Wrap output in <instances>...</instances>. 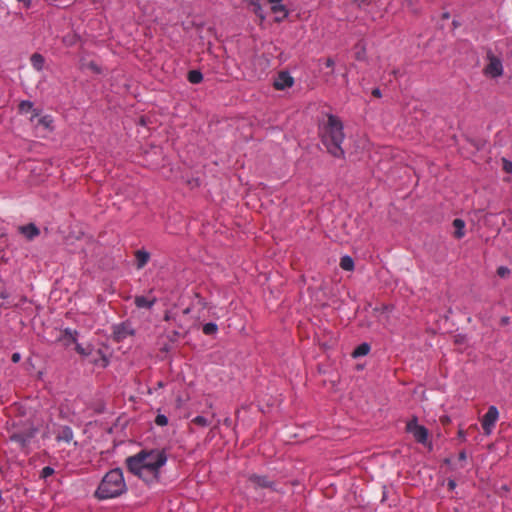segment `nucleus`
Masks as SVG:
<instances>
[{
    "mask_svg": "<svg viewBox=\"0 0 512 512\" xmlns=\"http://www.w3.org/2000/svg\"><path fill=\"white\" fill-rule=\"evenodd\" d=\"M344 138L342 122L338 117L329 115L321 131V140L332 156L337 158L344 156V150L342 148Z\"/></svg>",
    "mask_w": 512,
    "mask_h": 512,
    "instance_id": "2",
    "label": "nucleus"
},
{
    "mask_svg": "<svg viewBox=\"0 0 512 512\" xmlns=\"http://www.w3.org/2000/svg\"><path fill=\"white\" fill-rule=\"evenodd\" d=\"M156 297L135 296L134 303L137 308L151 309L156 303Z\"/></svg>",
    "mask_w": 512,
    "mask_h": 512,
    "instance_id": "13",
    "label": "nucleus"
},
{
    "mask_svg": "<svg viewBox=\"0 0 512 512\" xmlns=\"http://www.w3.org/2000/svg\"><path fill=\"white\" fill-rule=\"evenodd\" d=\"M440 421H441L442 424L446 425V424H448L450 422V419L447 416H443V417L440 418Z\"/></svg>",
    "mask_w": 512,
    "mask_h": 512,
    "instance_id": "38",
    "label": "nucleus"
},
{
    "mask_svg": "<svg viewBox=\"0 0 512 512\" xmlns=\"http://www.w3.org/2000/svg\"><path fill=\"white\" fill-rule=\"evenodd\" d=\"M340 267L345 271H352L354 269V261L350 256H343L340 259Z\"/></svg>",
    "mask_w": 512,
    "mask_h": 512,
    "instance_id": "20",
    "label": "nucleus"
},
{
    "mask_svg": "<svg viewBox=\"0 0 512 512\" xmlns=\"http://www.w3.org/2000/svg\"><path fill=\"white\" fill-rule=\"evenodd\" d=\"M370 346L367 343L360 344L354 351L353 356L354 357H360L365 356L369 353Z\"/></svg>",
    "mask_w": 512,
    "mask_h": 512,
    "instance_id": "23",
    "label": "nucleus"
},
{
    "mask_svg": "<svg viewBox=\"0 0 512 512\" xmlns=\"http://www.w3.org/2000/svg\"><path fill=\"white\" fill-rule=\"evenodd\" d=\"M488 64L484 68V74L491 78H497L502 76L503 74V65L500 58L493 55L492 53H488L487 55Z\"/></svg>",
    "mask_w": 512,
    "mask_h": 512,
    "instance_id": "7",
    "label": "nucleus"
},
{
    "mask_svg": "<svg viewBox=\"0 0 512 512\" xmlns=\"http://www.w3.org/2000/svg\"><path fill=\"white\" fill-rule=\"evenodd\" d=\"M459 459L460 460H465L466 459V453L464 451L459 453Z\"/></svg>",
    "mask_w": 512,
    "mask_h": 512,
    "instance_id": "39",
    "label": "nucleus"
},
{
    "mask_svg": "<svg viewBox=\"0 0 512 512\" xmlns=\"http://www.w3.org/2000/svg\"><path fill=\"white\" fill-rule=\"evenodd\" d=\"M190 312V308H186L183 310V315H187Z\"/></svg>",
    "mask_w": 512,
    "mask_h": 512,
    "instance_id": "42",
    "label": "nucleus"
},
{
    "mask_svg": "<svg viewBox=\"0 0 512 512\" xmlns=\"http://www.w3.org/2000/svg\"><path fill=\"white\" fill-rule=\"evenodd\" d=\"M164 320L165 321H174L175 323H178V320L176 318V314L171 312V311H167L164 315Z\"/></svg>",
    "mask_w": 512,
    "mask_h": 512,
    "instance_id": "31",
    "label": "nucleus"
},
{
    "mask_svg": "<svg viewBox=\"0 0 512 512\" xmlns=\"http://www.w3.org/2000/svg\"><path fill=\"white\" fill-rule=\"evenodd\" d=\"M334 60L332 58H327L326 61H325V66L327 68H333L334 67Z\"/></svg>",
    "mask_w": 512,
    "mask_h": 512,
    "instance_id": "33",
    "label": "nucleus"
},
{
    "mask_svg": "<svg viewBox=\"0 0 512 512\" xmlns=\"http://www.w3.org/2000/svg\"><path fill=\"white\" fill-rule=\"evenodd\" d=\"M166 462L167 455L161 449H144L126 459L128 470L147 484L158 482L160 469Z\"/></svg>",
    "mask_w": 512,
    "mask_h": 512,
    "instance_id": "1",
    "label": "nucleus"
},
{
    "mask_svg": "<svg viewBox=\"0 0 512 512\" xmlns=\"http://www.w3.org/2000/svg\"><path fill=\"white\" fill-rule=\"evenodd\" d=\"M406 431L413 435L416 442L427 445L429 432L427 428L418 424L417 417H413L406 424Z\"/></svg>",
    "mask_w": 512,
    "mask_h": 512,
    "instance_id": "6",
    "label": "nucleus"
},
{
    "mask_svg": "<svg viewBox=\"0 0 512 512\" xmlns=\"http://www.w3.org/2000/svg\"><path fill=\"white\" fill-rule=\"evenodd\" d=\"M248 482L255 490L268 489L272 492L284 493V491L278 487V483L266 475L250 474L248 476Z\"/></svg>",
    "mask_w": 512,
    "mask_h": 512,
    "instance_id": "5",
    "label": "nucleus"
},
{
    "mask_svg": "<svg viewBox=\"0 0 512 512\" xmlns=\"http://www.w3.org/2000/svg\"><path fill=\"white\" fill-rule=\"evenodd\" d=\"M271 10L275 14H281L280 17H276V21H281L288 15L287 9L285 8L284 5L281 4V2L277 4H272Z\"/></svg>",
    "mask_w": 512,
    "mask_h": 512,
    "instance_id": "18",
    "label": "nucleus"
},
{
    "mask_svg": "<svg viewBox=\"0 0 512 512\" xmlns=\"http://www.w3.org/2000/svg\"><path fill=\"white\" fill-rule=\"evenodd\" d=\"M20 359H21V355L19 353H13L12 354L11 360H12L13 363L19 362Z\"/></svg>",
    "mask_w": 512,
    "mask_h": 512,
    "instance_id": "34",
    "label": "nucleus"
},
{
    "mask_svg": "<svg viewBox=\"0 0 512 512\" xmlns=\"http://www.w3.org/2000/svg\"><path fill=\"white\" fill-rule=\"evenodd\" d=\"M497 274L501 278H504V277H506V276H508L510 274V270L507 267H505V266H500L497 269Z\"/></svg>",
    "mask_w": 512,
    "mask_h": 512,
    "instance_id": "30",
    "label": "nucleus"
},
{
    "mask_svg": "<svg viewBox=\"0 0 512 512\" xmlns=\"http://www.w3.org/2000/svg\"><path fill=\"white\" fill-rule=\"evenodd\" d=\"M136 258V267L137 269H142L146 266L150 259V254L145 250H137L135 252Z\"/></svg>",
    "mask_w": 512,
    "mask_h": 512,
    "instance_id": "15",
    "label": "nucleus"
},
{
    "mask_svg": "<svg viewBox=\"0 0 512 512\" xmlns=\"http://www.w3.org/2000/svg\"><path fill=\"white\" fill-rule=\"evenodd\" d=\"M154 422L158 426H166L168 424V418L164 414H158Z\"/></svg>",
    "mask_w": 512,
    "mask_h": 512,
    "instance_id": "27",
    "label": "nucleus"
},
{
    "mask_svg": "<svg viewBox=\"0 0 512 512\" xmlns=\"http://www.w3.org/2000/svg\"><path fill=\"white\" fill-rule=\"evenodd\" d=\"M372 95L376 98H380L382 96V93L379 88H375L372 90Z\"/></svg>",
    "mask_w": 512,
    "mask_h": 512,
    "instance_id": "36",
    "label": "nucleus"
},
{
    "mask_svg": "<svg viewBox=\"0 0 512 512\" xmlns=\"http://www.w3.org/2000/svg\"><path fill=\"white\" fill-rule=\"evenodd\" d=\"M77 331L66 328L63 332V340L66 342V344L70 343H76L77 340Z\"/></svg>",
    "mask_w": 512,
    "mask_h": 512,
    "instance_id": "19",
    "label": "nucleus"
},
{
    "mask_svg": "<svg viewBox=\"0 0 512 512\" xmlns=\"http://www.w3.org/2000/svg\"><path fill=\"white\" fill-rule=\"evenodd\" d=\"M76 346H75V350L78 354L84 356V357H89L90 354H93V348L90 346V345H87L86 347H83L81 344L79 343H75Z\"/></svg>",
    "mask_w": 512,
    "mask_h": 512,
    "instance_id": "22",
    "label": "nucleus"
},
{
    "mask_svg": "<svg viewBox=\"0 0 512 512\" xmlns=\"http://www.w3.org/2000/svg\"><path fill=\"white\" fill-rule=\"evenodd\" d=\"M32 108H33V104L30 101H22L19 104V110L22 113H29L30 111H32Z\"/></svg>",
    "mask_w": 512,
    "mask_h": 512,
    "instance_id": "26",
    "label": "nucleus"
},
{
    "mask_svg": "<svg viewBox=\"0 0 512 512\" xmlns=\"http://www.w3.org/2000/svg\"><path fill=\"white\" fill-rule=\"evenodd\" d=\"M459 437L464 438V432L462 430H459Z\"/></svg>",
    "mask_w": 512,
    "mask_h": 512,
    "instance_id": "43",
    "label": "nucleus"
},
{
    "mask_svg": "<svg viewBox=\"0 0 512 512\" xmlns=\"http://www.w3.org/2000/svg\"><path fill=\"white\" fill-rule=\"evenodd\" d=\"M33 113H34V114L32 115V118H33V117H37V116H38V113H36V110H33Z\"/></svg>",
    "mask_w": 512,
    "mask_h": 512,
    "instance_id": "45",
    "label": "nucleus"
},
{
    "mask_svg": "<svg viewBox=\"0 0 512 512\" xmlns=\"http://www.w3.org/2000/svg\"><path fill=\"white\" fill-rule=\"evenodd\" d=\"M453 227L455 228L454 237L461 239L465 235V222L462 219L456 218L453 220Z\"/></svg>",
    "mask_w": 512,
    "mask_h": 512,
    "instance_id": "16",
    "label": "nucleus"
},
{
    "mask_svg": "<svg viewBox=\"0 0 512 512\" xmlns=\"http://www.w3.org/2000/svg\"><path fill=\"white\" fill-rule=\"evenodd\" d=\"M448 486H449V488L453 489V488L455 487V482H454V481H452V480H450V481L448 482Z\"/></svg>",
    "mask_w": 512,
    "mask_h": 512,
    "instance_id": "40",
    "label": "nucleus"
},
{
    "mask_svg": "<svg viewBox=\"0 0 512 512\" xmlns=\"http://www.w3.org/2000/svg\"><path fill=\"white\" fill-rule=\"evenodd\" d=\"M498 417V409L495 406H490L482 418V428L486 435H489L492 432V429L495 426Z\"/></svg>",
    "mask_w": 512,
    "mask_h": 512,
    "instance_id": "8",
    "label": "nucleus"
},
{
    "mask_svg": "<svg viewBox=\"0 0 512 512\" xmlns=\"http://www.w3.org/2000/svg\"><path fill=\"white\" fill-rule=\"evenodd\" d=\"M218 327L215 323L209 322L203 325L202 331L205 335H213L217 332Z\"/></svg>",
    "mask_w": 512,
    "mask_h": 512,
    "instance_id": "24",
    "label": "nucleus"
},
{
    "mask_svg": "<svg viewBox=\"0 0 512 512\" xmlns=\"http://www.w3.org/2000/svg\"><path fill=\"white\" fill-rule=\"evenodd\" d=\"M127 486L120 468L110 470L102 478L95 496L100 500L116 498L126 492Z\"/></svg>",
    "mask_w": 512,
    "mask_h": 512,
    "instance_id": "3",
    "label": "nucleus"
},
{
    "mask_svg": "<svg viewBox=\"0 0 512 512\" xmlns=\"http://www.w3.org/2000/svg\"><path fill=\"white\" fill-rule=\"evenodd\" d=\"M88 67H89L92 71H94V72H96V73H99V72H100V70H99L98 66H97L94 62H90V63H89V65H88Z\"/></svg>",
    "mask_w": 512,
    "mask_h": 512,
    "instance_id": "35",
    "label": "nucleus"
},
{
    "mask_svg": "<svg viewBox=\"0 0 512 512\" xmlns=\"http://www.w3.org/2000/svg\"><path fill=\"white\" fill-rule=\"evenodd\" d=\"M30 61H31V65L33 66V68L36 69L37 71H41L43 69L45 59L41 54H39V53L32 54Z\"/></svg>",
    "mask_w": 512,
    "mask_h": 512,
    "instance_id": "17",
    "label": "nucleus"
},
{
    "mask_svg": "<svg viewBox=\"0 0 512 512\" xmlns=\"http://www.w3.org/2000/svg\"><path fill=\"white\" fill-rule=\"evenodd\" d=\"M294 80L287 72H280L274 81V88L276 90H284L293 85Z\"/></svg>",
    "mask_w": 512,
    "mask_h": 512,
    "instance_id": "10",
    "label": "nucleus"
},
{
    "mask_svg": "<svg viewBox=\"0 0 512 512\" xmlns=\"http://www.w3.org/2000/svg\"><path fill=\"white\" fill-rule=\"evenodd\" d=\"M268 1H269V3H271V4H277V3L282 2V0H268Z\"/></svg>",
    "mask_w": 512,
    "mask_h": 512,
    "instance_id": "41",
    "label": "nucleus"
},
{
    "mask_svg": "<svg viewBox=\"0 0 512 512\" xmlns=\"http://www.w3.org/2000/svg\"><path fill=\"white\" fill-rule=\"evenodd\" d=\"M54 473V469L50 466H45L42 470H41V478H48L49 476H51L52 474Z\"/></svg>",
    "mask_w": 512,
    "mask_h": 512,
    "instance_id": "29",
    "label": "nucleus"
},
{
    "mask_svg": "<svg viewBox=\"0 0 512 512\" xmlns=\"http://www.w3.org/2000/svg\"><path fill=\"white\" fill-rule=\"evenodd\" d=\"M502 169L508 173H512V162L506 158H502Z\"/></svg>",
    "mask_w": 512,
    "mask_h": 512,
    "instance_id": "28",
    "label": "nucleus"
},
{
    "mask_svg": "<svg viewBox=\"0 0 512 512\" xmlns=\"http://www.w3.org/2000/svg\"><path fill=\"white\" fill-rule=\"evenodd\" d=\"M192 424L197 426L206 427L210 424V421L204 416H196L191 420Z\"/></svg>",
    "mask_w": 512,
    "mask_h": 512,
    "instance_id": "25",
    "label": "nucleus"
},
{
    "mask_svg": "<svg viewBox=\"0 0 512 512\" xmlns=\"http://www.w3.org/2000/svg\"><path fill=\"white\" fill-rule=\"evenodd\" d=\"M49 122L50 121H49L48 117H42V118L39 119V123L44 125V126H46V127H48Z\"/></svg>",
    "mask_w": 512,
    "mask_h": 512,
    "instance_id": "37",
    "label": "nucleus"
},
{
    "mask_svg": "<svg viewBox=\"0 0 512 512\" xmlns=\"http://www.w3.org/2000/svg\"><path fill=\"white\" fill-rule=\"evenodd\" d=\"M9 297V293L5 287L0 286V299L5 300Z\"/></svg>",
    "mask_w": 512,
    "mask_h": 512,
    "instance_id": "32",
    "label": "nucleus"
},
{
    "mask_svg": "<svg viewBox=\"0 0 512 512\" xmlns=\"http://www.w3.org/2000/svg\"><path fill=\"white\" fill-rule=\"evenodd\" d=\"M188 80L192 84H198L203 80V75L198 70H191L188 72Z\"/></svg>",
    "mask_w": 512,
    "mask_h": 512,
    "instance_id": "21",
    "label": "nucleus"
},
{
    "mask_svg": "<svg viewBox=\"0 0 512 512\" xmlns=\"http://www.w3.org/2000/svg\"><path fill=\"white\" fill-rule=\"evenodd\" d=\"M132 335H134V329L129 322H122L113 326V337L117 342L123 341Z\"/></svg>",
    "mask_w": 512,
    "mask_h": 512,
    "instance_id": "9",
    "label": "nucleus"
},
{
    "mask_svg": "<svg viewBox=\"0 0 512 512\" xmlns=\"http://www.w3.org/2000/svg\"><path fill=\"white\" fill-rule=\"evenodd\" d=\"M18 231L21 235H23L28 241L34 240L36 237L40 235L39 228L33 224L29 223L27 225H22L18 227Z\"/></svg>",
    "mask_w": 512,
    "mask_h": 512,
    "instance_id": "11",
    "label": "nucleus"
},
{
    "mask_svg": "<svg viewBox=\"0 0 512 512\" xmlns=\"http://www.w3.org/2000/svg\"><path fill=\"white\" fill-rule=\"evenodd\" d=\"M37 432L38 429L34 425L29 424L23 429H15L9 431L8 437L9 440L17 444L20 449L27 450L35 438Z\"/></svg>",
    "mask_w": 512,
    "mask_h": 512,
    "instance_id": "4",
    "label": "nucleus"
},
{
    "mask_svg": "<svg viewBox=\"0 0 512 512\" xmlns=\"http://www.w3.org/2000/svg\"><path fill=\"white\" fill-rule=\"evenodd\" d=\"M33 113H34V114L32 115V118H33V117H37V116H38V113H36V110H33Z\"/></svg>",
    "mask_w": 512,
    "mask_h": 512,
    "instance_id": "44",
    "label": "nucleus"
},
{
    "mask_svg": "<svg viewBox=\"0 0 512 512\" xmlns=\"http://www.w3.org/2000/svg\"><path fill=\"white\" fill-rule=\"evenodd\" d=\"M58 442L70 443L73 440V431L69 426H64L60 429L56 436Z\"/></svg>",
    "mask_w": 512,
    "mask_h": 512,
    "instance_id": "14",
    "label": "nucleus"
},
{
    "mask_svg": "<svg viewBox=\"0 0 512 512\" xmlns=\"http://www.w3.org/2000/svg\"><path fill=\"white\" fill-rule=\"evenodd\" d=\"M89 361L102 368H105L108 365V359L100 349L93 350V354H90L89 356Z\"/></svg>",
    "mask_w": 512,
    "mask_h": 512,
    "instance_id": "12",
    "label": "nucleus"
}]
</instances>
